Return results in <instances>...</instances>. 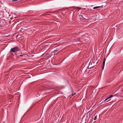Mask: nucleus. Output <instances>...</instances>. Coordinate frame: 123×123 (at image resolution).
<instances>
[{"instance_id": "1", "label": "nucleus", "mask_w": 123, "mask_h": 123, "mask_svg": "<svg viewBox=\"0 0 123 123\" xmlns=\"http://www.w3.org/2000/svg\"><path fill=\"white\" fill-rule=\"evenodd\" d=\"M20 50V49L18 47L16 46L11 48L10 50V52L14 53L17 51H19Z\"/></svg>"}, {"instance_id": "2", "label": "nucleus", "mask_w": 123, "mask_h": 123, "mask_svg": "<svg viewBox=\"0 0 123 123\" xmlns=\"http://www.w3.org/2000/svg\"><path fill=\"white\" fill-rule=\"evenodd\" d=\"M79 17L80 19H81V20L85 21L86 19V18L82 15H79Z\"/></svg>"}, {"instance_id": "3", "label": "nucleus", "mask_w": 123, "mask_h": 123, "mask_svg": "<svg viewBox=\"0 0 123 123\" xmlns=\"http://www.w3.org/2000/svg\"><path fill=\"white\" fill-rule=\"evenodd\" d=\"M53 12H47L46 13H43L40 16V17H41L42 16H45V15H49L48 14H47V13H53Z\"/></svg>"}, {"instance_id": "4", "label": "nucleus", "mask_w": 123, "mask_h": 123, "mask_svg": "<svg viewBox=\"0 0 123 123\" xmlns=\"http://www.w3.org/2000/svg\"><path fill=\"white\" fill-rule=\"evenodd\" d=\"M70 8H76L77 9H79L80 10L81 9H82L81 7H75L74 6H73L72 7H70Z\"/></svg>"}, {"instance_id": "5", "label": "nucleus", "mask_w": 123, "mask_h": 123, "mask_svg": "<svg viewBox=\"0 0 123 123\" xmlns=\"http://www.w3.org/2000/svg\"><path fill=\"white\" fill-rule=\"evenodd\" d=\"M2 22V21H0V29H3V27L5 25H2V24H1V23Z\"/></svg>"}, {"instance_id": "6", "label": "nucleus", "mask_w": 123, "mask_h": 123, "mask_svg": "<svg viewBox=\"0 0 123 123\" xmlns=\"http://www.w3.org/2000/svg\"><path fill=\"white\" fill-rule=\"evenodd\" d=\"M103 5H102L100 6H95V7H94L93 8V9H96L98 8H102L103 7Z\"/></svg>"}, {"instance_id": "7", "label": "nucleus", "mask_w": 123, "mask_h": 123, "mask_svg": "<svg viewBox=\"0 0 123 123\" xmlns=\"http://www.w3.org/2000/svg\"><path fill=\"white\" fill-rule=\"evenodd\" d=\"M113 95H111V96H109V97H107L105 99V100L104 101H106L107 100H108V99H109L111 98L112 97H113Z\"/></svg>"}, {"instance_id": "8", "label": "nucleus", "mask_w": 123, "mask_h": 123, "mask_svg": "<svg viewBox=\"0 0 123 123\" xmlns=\"http://www.w3.org/2000/svg\"><path fill=\"white\" fill-rule=\"evenodd\" d=\"M105 58H104V61L103 62V66L102 68V69H103L104 68V65H105Z\"/></svg>"}, {"instance_id": "9", "label": "nucleus", "mask_w": 123, "mask_h": 123, "mask_svg": "<svg viewBox=\"0 0 123 123\" xmlns=\"http://www.w3.org/2000/svg\"><path fill=\"white\" fill-rule=\"evenodd\" d=\"M70 87H71V92H72V96H74V95H75L76 94V93L75 92L74 93H73V89L72 88H71V86H70Z\"/></svg>"}, {"instance_id": "10", "label": "nucleus", "mask_w": 123, "mask_h": 123, "mask_svg": "<svg viewBox=\"0 0 123 123\" xmlns=\"http://www.w3.org/2000/svg\"><path fill=\"white\" fill-rule=\"evenodd\" d=\"M58 51V49L56 50H54L52 52V53H56V52H57Z\"/></svg>"}, {"instance_id": "11", "label": "nucleus", "mask_w": 123, "mask_h": 123, "mask_svg": "<svg viewBox=\"0 0 123 123\" xmlns=\"http://www.w3.org/2000/svg\"><path fill=\"white\" fill-rule=\"evenodd\" d=\"M11 13H12V16L13 17H14V15H15L16 14V13H14L11 12Z\"/></svg>"}, {"instance_id": "12", "label": "nucleus", "mask_w": 123, "mask_h": 123, "mask_svg": "<svg viewBox=\"0 0 123 123\" xmlns=\"http://www.w3.org/2000/svg\"><path fill=\"white\" fill-rule=\"evenodd\" d=\"M97 115H96L95 117H94V120H96L97 119Z\"/></svg>"}, {"instance_id": "13", "label": "nucleus", "mask_w": 123, "mask_h": 123, "mask_svg": "<svg viewBox=\"0 0 123 123\" xmlns=\"http://www.w3.org/2000/svg\"><path fill=\"white\" fill-rule=\"evenodd\" d=\"M92 9H91L90 8V7L89 8H88V11H92Z\"/></svg>"}, {"instance_id": "14", "label": "nucleus", "mask_w": 123, "mask_h": 123, "mask_svg": "<svg viewBox=\"0 0 123 123\" xmlns=\"http://www.w3.org/2000/svg\"><path fill=\"white\" fill-rule=\"evenodd\" d=\"M18 0H12V1L13 2H14V1H18Z\"/></svg>"}, {"instance_id": "15", "label": "nucleus", "mask_w": 123, "mask_h": 123, "mask_svg": "<svg viewBox=\"0 0 123 123\" xmlns=\"http://www.w3.org/2000/svg\"><path fill=\"white\" fill-rule=\"evenodd\" d=\"M95 67V66H92L90 67V68H93L94 67Z\"/></svg>"}, {"instance_id": "16", "label": "nucleus", "mask_w": 123, "mask_h": 123, "mask_svg": "<svg viewBox=\"0 0 123 123\" xmlns=\"http://www.w3.org/2000/svg\"><path fill=\"white\" fill-rule=\"evenodd\" d=\"M91 112H90V111H88V113H89V114H90V113H91Z\"/></svg>"}, {"instance_id": "17", "label": "nucleus", "mask_w": 123, "mask_h": 123, "mask_svg": "<svg viewBox=\"0 0 123 123\" xmlns=\"http://www.w3.org/2000/svg\"><path fill=\"white\" fill-rule=\"evenodd\" d=\"M23 55H20V56H23Z\"/></svg>"}, {"instance_id": "18", "label": "nucleus", "mask_w": 123, "mask_h": 123, "mask_svg": "<svg viewBox=\"0 0 123 123\" xmlns=\"http://www.w3.org/2000/svg\"><path fill=\"white\" fill-rule=\"evenodd\" d=\"M93 6V5H92V6H88L90 7V6Z\"/></svg>"}]
</instances>
